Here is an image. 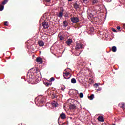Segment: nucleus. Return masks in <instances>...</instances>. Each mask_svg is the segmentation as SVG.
Returning a JSON list of instances; mask_svg holds the SVG:
<instances>
[{"label":"nucleus","mask_w":125,"mask_h":125,"mask_svg":"<svg viewBox=\"0 0 125 125\" xmlns=\"http://www.w3.org/2000/svg\"><path fill=\"white\" fill-rule=\"evenodd\" d=\"M90 30H91V32H93V29L91 28V29H90Z\"/></svg>","instance_id":"nucleus-39"},{"label":"nucleus","mask_w":125,"mask_h":125,"mask_svg":"<svg viewBox=\"0 0 125 125\" xmlns=\"http://www.w3.org/2000/svg\"><path fill=\"white\" fill-rule=\"evenodd\" d=\"M117 30H121V27H120V26H117Z\"/></svg>","instance_id":"nucleus-35"},{"label":"nucleus","mask_w":125,"mask_h":125,"mask_svg":"<svg viewBox=\"0 0 125 125\" xmlns=\"http://www.w3.org/2000/svg\"><path fill=\"white\" fill-rule=\"evenodd\" d=\"M83 2H87V0H83Z\"/></svg>","instance_id":"nucleus-37"},{"label":"nucleus","mask_w":125,"mask_h":125,"mask_svg":"<svg viewBox=\"0 0 125 125\" xmlns=\"http://www.w3.org/2000/svg\"><path fill=\"white\" fill-rule=\"evenodd\" d=\"M61 90H62V91H64L65 90V88H64L63 87H61Z\"/></svg>","instance_id":"nucleus-32"},{"label":"nucleus","mask_w":125,"mask_h":125,"mask_svg":"<svg viewBox=\"0 0 125 125\" xmlns=\"http://www.w3.org/2000/svg\"><path fill=\"white\" fill-rule=\"evenodd\" d=\"M102 89L101 88H99L98 89H97V91H100Z\"/></svg>","instance_id":"nucleus-34"},{"label":"nucleus","mask_w":125,"mask_h":125,"mask_svg":"<svg viewBox=\"0 0 125 125\" xmlns=\"http://www.w3.org/2000/svg\"><path fill=\"white\" fill-rule=\"evenodd\" d=\"M83 48V44L82 43H77L76 46V49H81Z\"/></svg>","instance_id":"nucleus-4"},{"label":"nucleus","mask_w":125,"mask_h":125,"mask_svg":"<svg viewBox=\"0 0 125 125\" xmlns=\"http://www.w3.org/2000/svg\"><path fill=\"white\" fill-rule=\"evenodd\" d=\"M45 1H46V2H49V1H50V0H45Z\"/></svg>","instance_id":"nucleus-36"},{"label":"nucleus","mask_w":125,"mask_h":125,"mask_svg":"<svg viewBox=\"0 0 125 125\" xmlns=\"http://www.w3.org/2000/svg\"><path fill=\"white\" fill-rule=\"evenodd\" d=\"M74 6L75 9H78V8H80V5H79V4H78V3H75V4H74Z\"/></svg>","instance_id":"nucleus-17"},{"label":"nucleus","mask_w":125,"mask_h":125,"mask_svg":"<svg viewBox=\"0 0 125 125\" xmlns=\"http://www.w3.org/2000/svg\"><path fill=\"white\" fill-rule=\"evenodd\" d=\"M92 12H96V11L93 10V11H92Z\"/></svg>","instance_id":"nucleus-41"},{"label":"nucleus","mask_w":125,"mask_h":125,"mask_svg":"<svg viewBox=\"0 0 125 125\" xmlns=\"http://www.w3.org/2000/svg\"><path fill=\"white\" fill-rule=\"evenodd\" d=\"M74 90L75 91L76 94H77H77H79V91L75 89Z\"/></svg>","instance_id":"nucleus-33"},{"label":"nucleus","mask_w":125,"mask_h":125,"mask_svg":"<svg viewBox=\"0 0 125 125\" xmlns=\"http://www.w3.org/2000/svg\"><path fill=\"white\" fill-rule=\"evenodd\" d=\"M36 61L39 63V64H42V62H43L42 61V59L41 57H37L36 58Z\"/></svg>","instance_id":"nucleus-6"},{"label":"nucleus","mask_w":125,"mask_h":125,"mask_svg":"<svg viewBox=\"0 0 125 125\" xmlns=\"http://www.w3.org/2000/svg\"><path fill=\"white\" fill-rule=\"evenodd\" d=\"M7 24H8V22L5 21V22H4V25L5 26H7Z\"/></svg>","instance_id":"nucleus-30"},{"label":"nucleus","mask_w":125,"mask_h":125,"mask_svg":"<svg viewBox=\"0 0 125 125\" xmlns=\"http://www.w3.org/2000/svg\"><path fill=\"white\" fill-rule=\"evenodd\" d=\"M58 37L60 40V41H63V40H64V38L63 37V35H60L59 36V35H58Z\"/></svg>","instance_id":"nucleus-24"},{"label":"nucleus","mask_w":125,"mask_h":125,"mask_svg":"<svg viewBox=\"0 0 125 125\" xmlns=\"http://www.w3.org/2000/svg\"><path fill=\"white\" fill-rule=\"evenodd\" d=\"M7 2H8V0H4L2 2V5L6 4V3H7Z\"/></svg>","instance_id":"nucleus-25"},{"label":"nucleus","mask_w":125,"mask_h":125,"mask_svg":"<svg viewBox=\"0 0 125 125\" xmlns=\"http://www.w3.org/2000/svg\"><path fill=\"white\" fill-rule=\"evenodd\" d=\"M43 83L44 84H45L46 86H49V85H51V83L50 84L49 83L47 82H43Z\"/></svg>","instance_id":"nucleus-18"},{"label":"nucleus","mask_w":125,"mask_h":125,"mask_svg":"<svg viewBox=\"0 0 125 125\" xmlns=\"http://www.w3.org/2000/svg\"><path fill=\"white\" fill-rule=\"evenodd\" d=\"M33 69V68H31L28 71V72L27 73V77L28 79H33L34 77V73L33 72V71H32Z\"/></svg>","instance_id":"nucleus-1"},{"label":"nucleus","mask_w":125,"mask_h":125,"mask_svg":"<svg viewBox=\"0 0 125 125\" xmlns=\"http://www.w3.org/2000/svg\"><path fill=\"white\" fill-rule=\"evenodd\" d=\"M45 101V98H41L38 99V102L40 104H42V103H43V102H44Z\"/></svg>","instance_id":"nucleus-5"},{"label":"nucleus","mask_w":125,"mask_h":125,"mask_svg":"<svg viewBox=\"0 0 125 125\" xmlns=\"http://www.w3.org/2000/svg\"><path fill=\"white\" fill-rule=\"evenodd\" d=\"M118 106L120 107V108H125V104L124 103H120Z\"/></svg>","instance_id":"nucleus-10"},{"label":"nucleus","mask_w":125,"mask_h":125,"mask_svg":"<svg viewBox=\"0 0 125 125\" xmlns=\"http://www.w3.org/2000/svg\"><path fill=\"white\" fill-rule=\"evenodd\" d=\"M42 26L44 29H48V23L47 22H43L42 23Z\"/></svg>","instance_id":"nucleus-7"},{"label":"nucleus","mask_w":125,"mask_h":125,"mask_svg":"<svg viewBox=\"0 0 125 125\" xmlns=\"http://www.w3.org/2000/svg\"><path fill=\"white\" fill-rule=\"evenodd\" d=\"M58 106V104L57 103H52V107L54 108H56V107Z\"/></svg>","instance_id":"nucleus-14"},{"label":"nucleus","mask_w":125,"mask_h":125,"mask_svg":"<svg viewBox=\"0 0 125 125\" xmlns=\"http://www.w3.org/2000/svg\"><path fill=\"white\" fill-rule=\"evenodd\" d=\"M98 120L99 122H104V119H103V117L102 116H99Z\"/></svg>","instance_id":"nucleus-15"},{"label":"nucleus","mask_w":125,"mask_h":125,"mask_svg":"<svg viewBox=\"0 0 125 125\" xmlns=\"http://www.w3.org/2000/svg\"><path fill=\"white\" fill-rule=\"evenodd\" d=\"M60 12H62V13H64V11H65V10L64 9H63V7H61L60 8Z\"/></svg>","instance_id":"nucleus-26"},{"label":"nucleus","mask_w":125,"mask_h":125,"mask_svg":"<svg viewBox=\"0 0 125 125\" xmlns=\"http://www.w3.org/2000/svg\"><path fill=\"white\" fill-rule=\"evenodd\" d=\"M52 98L53 99L54 98H57V96H56V94L53 93L52 94V96H51Z\"/></svg>","instance_id":"nucleus-22"},{"label":"nucleus","mask_w":125,"mask_h":125,"mask_svg":"<svg viewBox=\"0 0 125 125\" xmlns=\"http://www.w3.org/2000/svg\"><path fill=\"white\" fill-rule=\"evenodd\" d=\"M77 125H80V124H78Z\"/></svg>","instance_id":"nucleus-43"},{"label":"nucleus","mask_w":125,"mask_h":125,"mask_svg":"<svg viewBox=\"0 0 125 125\" xmlns=\"http://www.w3.org/2000/svg\"><path fill=\"white\" fill-rule=\"evenodd\" d=\"M64 17L69 18V15L68 14H66L64 15Z\"/></svg>","instance_id":"nucleus-31"},{"label":"nucleus","mask_w":125,"mask_h":125,"mask_svg":"<svg viewBox=\"0 0 125 125\" xmlns=\"http://www.w3.org/2000/svg\"><path fill=\"white\" fill-rule=\"evenodd\" d=\"M71 22L72 23H78V22H80V20L77 17H73L71 18Z\"/></svg>","instance_id":"nucleus-3"},{"label":"nucleus","mask_w":125,"mask_h":125,"mask_svg":"<svg viewBox=\"0 0 125 125\" xmlns=\"http://www.w3.org/2000/svg\"><path fill=\"white\" fill-rule=\"evenodd\" d=\"M69 1H72L73 0H68Z\"/></svg>","instance_id":"nucleus-40"},{"label":"nucleus","mask_w":125,"mask_h":125,"mask_svg":"<svg viewBox=\"0 0 125 125\" xmlns=\"http://www.w3.org/2000/svg\"><path fill=\"white\" fill-rule=\"evenodd\" d=\"M63 26L64 27H68V22H67V20L63 21Z\"/></svg>","instance_id":"nucleus-11"},{"label":"nucleus","mask_w":125,"mask_h":125,"mask_svg":"<svg viewBox=\"0 0 125 125\" xmlns=\"http://www.w3.org/2000/svg\"><path fill=\"white\" fill-rule=\"evenodd\" d=\"M71 76L70 72L63 73V77L66 80H69L71 78Z\"/></svg>","instance_id":"nucleus-2"},{"label":"nucleus","mask_w":125,"mask_h":125,"mask_svg":"<svg viewBox=\"0 0 125 125\" xmlns=\"http://www.w3.org/2000/svg\"><path fill=\"white\" fill-rule=\"evenodd\" d=\"M38 44L39 46H43L44 45V42H43V41L42 40H40L38 42Z\"/></svg>","instance_id":"nucleus-8"},{"label":"nucleus","mask_w":125,"mask_h":125,"mask_svg":"<svg viewBox=\"0 0 125 125\" xmlns=\"http://www.w3.org/2000/svg\"><path fill=\"white\" fill-rule=\"evenodd\" d=\"M4 9V6L2 4L0 5V11H2Z\"/></svg>","instance_id":"nucleus-20"},{"label":"nucleus","mask_w":125,"mask_h":125,"mask_svg":"<svg viewBox=\"0 0 125 125\" xmlns=\"http://www.w3.org/2000/svg\"><path fill=\"white\" fill-rule=\"evenodd\" d=\"M60 117L62 120H64V119H66V114L64 113H62V114L60 115Z\"/></svg>","instance_id":"nucleus-9"},{"label":"nucleus","mask_w":125,"mask_h":125,"mask_svg":"<svg viewBox=\"0 0 125 125\" xmlns=\"http://www.w3.org/2000/svg\"><path fill=\"white\" fill-rule=\"evenodd\" d=\"M72 42H73V40H72L71 39H68L66 42V43H67V44H71V43H72Z\"/></svg>","instance_id":"nucleus-16"},{"label":"nucleus","mask_w":125,"mask_h":125,"mask_svg":"<svg viewBox=\"0 0 125 125\" xmlns=\"http://www.w3.org/2000/svg\"><path fill=\"white\" fill-rule=\"evenodd\" d=\"M95 85H96V86H98V83H95Z\"/></svg>","instance_id":"nucleus-38"},{"label":"nucleus","mask_w":125,"mask_h":125,"mask_svg":"<svg viewBox=\"0 0 125 125\" xmlns=\"http://www.w3.org/2000/svg\"><path fill=\"white\" fill-rule=\"evenodd\" d=\"M88 98H89L90 100H93V99L94 98V94H91L90 96H88Z\"/></svg>","instance_id":"nucleus-13"},{"label":"nucleus","mask_w":125,"mask_h":125,"mask_svg":"<svg viewBox=\"0 0 125 125\" xmlns=\"http://www.w3.org/2000/svg\"><path fill=\"white\" fill-rule=\"evenodd\" d=\"M64 15L63 14V13L62 12H59V14L58 15V17H60V18H62V17H63V16Z\"/></svg>","instance_id":"nucleus-19"},{"label":"nucleus","mask_w":125,"mask_h":125,"mask_svg":"<svg viewBox=\"0 0 125 125\" xmlns=\"http://www.w3.org/2000/svg\"><path fill=\"white\" fill-rule=\"evenodd\" d=\"M112 51L113 52H116L117 51V47L114 46L112 47Z\"/></svg>","instance_id":"nucleus-23"},{"label":"nucleus","mask_w":125,"mask_h":125,"mask_svg":"<svg viewBox=\"0 0 125 125\" xmlns=\"http://www.w3.org/2000/svg\"><path fill=\"white\" fill-rule=\"evenodd\" d=\"M112 125H116V124H113Z\"/></svg>","instance_id":"nucleus-42"},{"label":"nucleus","mask_w":125,"mask_h":125,"mask_svg":"<svg viewBox=\"0 0 125 125\" xmlns=\"http://www.w3.org/2000/svg\"><path fill=\"white\" fill-rule=\"evenodd\" d=\"M79 96L80 97V98H83V93H80L79 94Z\"/></svg>","instance_id":"nucleus-28"},{"label":"nucleus","mask_w":125,"mask_h":125,"mask_svg":"<svg viewBox=\"0 0 125 125\" xmlns=\"http://www.w3.org/2000/svg\"><path fill=\"white\" fill-rule=\"evenodd\" d=\"M112 31L114 32V33H117V30H116L115 28H112Z\"/></svg>","instance_id":"nucleus-29"},{"label":"nucleus","mask_w":125,"mask_h":125,"mask_svg":"<svg viewBox=\"0 0 125 125\" xmlns=\"http://www.w3.org/2000/svg\"><path fill=\"white\" fill-rule=\"evenodd\" d=\"M77 107L76 106V105L75 104H71L70 106V109L71 110H75Z\"/></svg>","instance_id":"nucleus-12"},{"label":"nucleus","mask_w":125,"mask_h":125,"mask_svg":"<svg viewBox=\"0 0 125 125\" xmlns=\"http://www.w3.org/2000/svg\"><path fill=\"white\" fill-rule=\"evenodd\" d=\"M55 79L54 78V77H52L49 80V82H54Z\"/></svg>","instance_id":"nucleus-27"},{"label":"nucleus","mask_w":125,"mask_h":125,"mask_svg":"<svg viewBox=\"0 0 125 125\" xmlns=\"http://www.w3.org/2000/svg\"><path fill=\"white\" fill-rule=\"evenodd\" d=\"M71 83H72L75 84L76 83H77V80L75 78H72L71 79Z\"/></svg>","instance_id":"nucleus-21"}]
</instances>
